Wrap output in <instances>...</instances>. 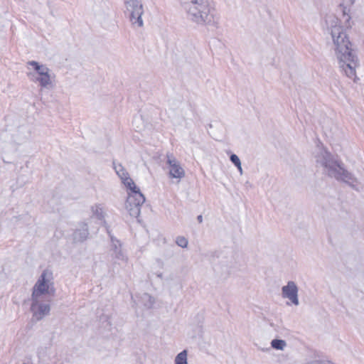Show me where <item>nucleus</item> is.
<instances>
[{"label": "nucleus", "mask_w": 364, "mask_h": 364, "mask_svg": "<svg viewBox=\"0 0 364 364\" xmlns=\"http://www.w3.org/2000/svg\"><path fill=\"white\" fill-rule=\"evenodd\" d=\"M326 23L331 36L340 69L348 77L355 81L358 61L352 51L350 42L343 31L341 20L334 15H329L326 17Z\"/></svg>", "instance_id": "nucleus-1"}, {"label": "nucleus", "mask_w": 364, "mask_h": 364, "mask_svg": "<svg viewBox=\"0 0 364 364\" xmlns=\"http://www.w3.org/2000/svg\"><path fill=\"white\" fill-rule=\"evenodd\" d=\"M114 168L128 194L125 208L130 216L137 218L140 214V208L145 202V197L122 164L114 162Z\"/></svg>", "instance_id": "nucleus-2"}, {"label": "nucleus", "mask_w": 364, "mask_h": 364, "mask_svg": "<svg viewBox=\"0 0 364 364\" xmlns=\"http://www.w3.org/2000/svg\"><path fill=\"white\" fill-rule=\"evenodd\" d=\"M185 10L188 19L198 26L214 25L217 23L215 10L210 0H190Z\"/></svg>", "instance_id": "nucleus-3"}, {"label": "nucleus", "mask_w": 364, "mask_h": 364, "mask_svg": "<svg viewBox=\"0 0 364 364\" xmlns=\"http://www.w3.org/2000/svg\"><path fill=\"white\" fill-rule=\"evenodd\" d=\"M316 162L324 168L325 172L329 176L350 185H355L356 179L350 173L345 170L326 149L319 150V152L316 155Z\"/></svg>", "instance_id": "nucleus-4"}, {"label": "nucleus", "mask_w": 364, "mask_h": 364, "mask_svg": "<svg viewBox=\"0 0 364 364\" xmlns=\"http://www.w3.org/2000/svg\"><path fill=\"white\" fill-rule=\"evenodd\" d=\"M26 68L27 76L33 82L45 89L55 86V76L46 65L31 60L27 62Z\"/></svg>", "instance_id": "nucleus-5"}, {"label": "nucleus", "mask_w": 364, "mask_h": 364, "mask_svg": "<svg viewBox=\"0 0 364 364\" xmlns=\"http://www.w3.org/2000/svg\"><path fill=\"white\" fill-rule=\"evenodd\" d=\"M55 294L53 272L45 269L33 287L31 297L50 299Z\"/></svg>", "instance_id": "nucleus-6"}, {"label": "nucleus", "mask_w": 364, "mask_h": 364, "mask_svg": "<svg viewBox=\"0 0 364 364\" xmlns=\"http://www.w3.org/2000/svg\"><path fill=\"white\" fill-rule=\"evenodd\" d=\"M123 4L124 14L131 23L136 28L142 27L144 8L141 0H123Z\"/></svg>", "instance_id": "nucleus-7"}, {"label": "nucleus", "mask_w": 364, "mask_h": 364, "mask_svg": "<svg viewBox=\"0 0 364 364\" xmlns=\"http://www.w3.org/2000/svg\"><path fill=\"white\" fill-rule=\"evenodd\" d=\"M31 311L32 318L38 321L49 315L50 311V299L31 297Z\"/></svg>", "instance_id": "nucleus-8"}, {"label": "nucleus", "mask_w": 364, "mask_h": 364, "mask_svg": "<svg viewBox=\"0 0 364 364\" xmlns=\"http://www.w3.org/2000/svg\"><path fill=\"white\" fill-rule=\"evenodd\" d=\"M166 165L169 178L176 179L178 183L185 177L186 171L183 167L173 155H167Z\"/></svg>", "instance_id": "nucleus-9"}, {"label": "nucleus", "mask_w": 364, "mask_h": 364, "mask_svg": "<svg viewBox=\"0 0 364 364\" xmlns=\"http://www.w3.org/2000/svg\"><path fill=\"white\" fill-rule=\"evenodd\" d=\"M281 295L284 299H287V305H299V287L294 281H289L282 287Z\"/></svg>", "instance_id": "nucleus-10"}, {"label": "nucleus", "mask_w": 364, "mask_h": 364, "mask_svg": "<svg viewBox=\"0 0 364 364\" xmlns=\"http://www.w3.org/2000/svg\"><path fill=\"white\" fill-rule=\"evenodd\" d=\"M89 220L97 224H102L105 222L107 215L106 210L103 204L95 203L92 205L87 212Z\"/></svg>", "instance_id": "nucleus-11"}, {"label": "nucleus", "mask_w": 364, "mask_h": 364, "mask_svg": "<svg viewBox=\"0 0 364 364\" xmlns=\"http://www.w3.org/2000/svg\"><path fill=\"white\" fill-rule=\"evenodd\" d=\"M355 0H342L340 7L342 11L343 17L345 18V26L346 28H351V7L354 4Z\"/></svg>", "instance_id": "nucleus-12"}, {"label": "nucleus", "mask_w": 364, "mask_h": 364, "mask_svg": "<svg viewBox=\"0 0 364 364\" xmlns=\"http://www.w3.org/2000/svg\"><path fill=\"white\" fill-rule=\"evenodd\" d=\"M89 230L87 228V224L85 223H82L79 224L78 227L75 229V232H73V240L75 242H81L87 240Z\"/></svg>", "instance_id": "nucleus-13"}, {"label": "nucleus", "mask_w": 364, "mask_h": 364, "mask_svg": "<svg viewBox=\"0 0 364 364\" xmlns=\"http://www.w3.org/2000/svg\"><path fill=\"white\" fill-rule=\"evenodd\" d=\"M287 346V342L282 339H273L271 341V346L275 350H284Z\"/></svg>", "instance_id": "nucleus-14"}, {"label": "nucleus", "mask_w": 364, "mask_h": 364, "mask_svg": "<svg viewBox=\"0 0 364 364\" xmlns=\"http://www.w3.org/2000/svg\"><path fill=\"white\" fill-rule=\"evenodd\" d=\"M141 301L143 302L144 306L150 309V308H152L153 306L154 305L155 299L148 294H144L141 296Z\"/></svg>", "instance_id": "nucleus-15"}, {"label": "nucleus", "mask_w": 364, "mask_h": 364, "mask_svg": "<svg viewBox=\"0 0 364 364\" xmlns=\"http://www.w3.org/2000/svg\"><path fill=\"white\" fill-rule=\"evenodd\" d=\"M188 352L186 350L179 353L175 358V364H188L187 363Z\"/></svg>", "instance_id": "nucleus-16"}, {"label": "nucleus", "mask_w": 364, "mask_h": 364, "mask_svg": "<svg viewBox=\"0 0 364 364\" xmlns=\"http://www.w3.org/2000/svg\"><path fill=\"white\" fill-rule=\"evenodd\" d=\"M230 161L237 166L240 174L242 173V168L241 166V161L239 157L236 154H232L230 156Z\"/></svg>", "instance_id": "nucleus-17"}, {"label": "nucleus", "mask_w": 364, "mask_h": 364, "mask_svg": "<svg viewBox=\"0 0 364 364\" xmlns=\"http://www.w3.org/2000/svg\"><path fill=\"white\" fill-rule=\"evenodd\" d=\"M176 242L179 247L183 248L187 247L188 244V240L183 236L178 237L176 240Z\"/></svg>", "instance_id": "nucleus-18"}, {"label": "nucleus", "mask_w": 364, "mask_h": 364, "mask_svg": "<svg viewBox=\"0 0 364 364\" xmlns=\"http://www.w3.org/2000/svg\"><path fill=\"white\" fill-rule=\"evenodd\" d=\"M114 246H115V249H114L115 257L117 259H120L122 260L126 259L127 258L124 254V252L121 249V245H119V247H117V245H114Z\"/></svg>", "instance_id": "nucleus-19"}, {"label": "nucleus", "mask_w": 364, "mask_h": 364, "mask_svg": "<svg viewBox=\"0 0 364 364\" xmlns=\"http://www.w3.org/2000/svg\"><path fill=\"white\" fill-rule=\"evenodd\" d=\"M156 264H158L159 266H161V267H163L164 266V262L161 259H156Z\"/></svg>", "instance_id": "nucleus-20"}, {"label": "nucleus", "mask_w": 364, "mask_h": 364, "mask_svg": "<svg viewBox=\"0 0 364 364\" xmlns=\"http://www.w3.org/2000/svg\"><path fill=\"white\" fill-rule=\"evenodd\" d=\"M198 221H199L200 223H201V222H202V220H203V218H202V216H201V215H199V216L198 217Z\"/></svg>", "instance_id": "nucleus-21"}, {"label": "nucleus", "mask_w": 364, "mask_h": 364, "mask_svg": "<svg viewBox=\"0 0 364 364\" xmlns=\"http://www.w3.org/2000/svg\"><path fill=\"white\" fill-rule=\"evenodd\" d=\"M117 243L119 244V245H120L119 241H117Z\"/></svg>", "instance_id": "nucleus-22"}, {"label": "nucleus", "mask_w": 364, "mask_h": 364, "mask_svg": "<svg viewBox=\"0 0 364 364\" xmlns=\"http://www.w3.org/2000/svg\"><path fill=\"white\" fill-rule=\"evenodd\" d=\"M117 243L119 244V245H120L119 241H117Z\"/></svg>", "instance_id": "nucleus-23"}]
</instances>
